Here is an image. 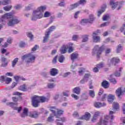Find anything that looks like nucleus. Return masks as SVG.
Instances as JSON below:
<instances>
[{"label":"nucleus","instance_id":"obj_1","mask_svg":"<svg viewBox=\"0 0 125 125\" xmlns=\"http://www.w3.org/2000/svg\"><path fill=\"white\" fill-rule=\"evenodd\" d=\"M6 19H10L7 23L8 26L12 27L16 24H18L20 22V21L17 19L16 18H14L13 14L12 13H9L5 14L0 18V23L2 22H5Z\"/></svg>","mask_w":125,"mask_h":125},{"label":"nucleus","instance_id":"obj_2","mask_svg":"<svg viewBox=\"0 0 125 125\" xmlns=\"http://www.w3.org/2000/svg\"><path fill=\"white\" fill-rule=\"evenodd\" d=\"M46 9V7L42 6L38 8L37 10L33 11V13L31 18L32 21H37L38 19H41L43 17L42 12Z\"/></svg>","mask_w":125,"mask_h":125},{"label":"nucleus","instance_id":"obj_3","mask_svg":"<svg viewBox=\"0 0 125 125\" xmlns=\"http://www.w3.org/2000/svg\"><path fill=\"white\" fill-rule=\"evenodd\" d=\"M46 101V98L44 97H39L38 96H34L32 97V105L33 107H38L39 103L42 102H45Z\"/></svg>","mask_w":125,"mask_h":125},{"label":"nucleus","instance_id":"obj_4","mask_svg":"<svg viewBox=\"0 0 125 125\" xmlns=\"http://www.w3.org/2000/svg\"><path fill=\"white\" fill-rule=\"evenodd\" d=\"M103 50H104V46H100L98 45H96L93 49L92 54L93 56L96 55L97 58H99L100 55L102 54Z\"/></svg>","mask_w":125,"mask_h":125},{"label":"nucleus","instance_id":"obj_5","mask_svg":"<svg viewBox=\"0 0 125 125\" xmlns=\"http://www.w3.org/2000/svg\"><path fill=\"white\" fill-rule=\"evenodd\" d=\"M21 59L22 60H25L27 63H33V62H35L36 57L32 53H30L23 55L21 57Z\"/></svg>","mask_w":125,"mask_h":125},{"label":"nucleus","instance_id":"obj_6","mask_svg":"<svg viewBox=\"0 0 125 125\" xmlns=\"http://www.w3.org/2000/svg\"><path fill=\"white\" fill-rule=\"evenodd\" d=\"M50 110L53 114H54V116H55L56 118H58V119H60L59 116H61V115H62L64 112V111L61 109H58L54 106L50 107Z\"/></svg>","mask_w":125,"mask_h":125},{"label":"nucleus","instance_id":"obj_7","mask_svg":"<svg viewBox=\"0 0 125 125\" xmlns=\"http://www.w3.org/2000/svg\"><path fill=\"white\" fill-rule=\"evenodd\" d=\"M56 27L54 26H52L50 28L48 29V30L46 31L45 33V36L44 37V39L43 40V42L45 43L47 42V41H48V38L49 37V35H50V33L52 32L54 30H55Z\"/></svg>","mask_w":125,"mask_h":125},{"label":"nucleus","instance_id":"obj_8","mask_svg":"<svg viewBox=\"0 0 125 125\" xmlns=\"http://www.w3.org/2000/svg\"><path fill=\"white\" fill-rule=\"evenodd\" d=\"M8 106H10V107H11L12 108H13L14 110H17L18 112V113L21 112V110H22V107H15L16 105H17V104L14 103H9L7 104Z\"/></svg>","mask_w":125,"mask_h":125},{"label":"nucleus","instance_id":"obj_9","mask_svg":"<svg viewBox=\"0 0 125 125\" xmlns=\"http://www.w3.org/2000/svg\"><path fill=\"white\" fill-rule=\"evenodd\" d=\"M125 92V87L124 90H122V87H119L116 91V95L120 98L122 95H124Z\"/></svg>","mask_w":125,"mask_h":125},{"label":"nucleus","instance_id":"obj_10","mask_svg":"<svg viewBox=\"0 0 125 125\" xmlns=\"http://www.w3.org/2000/svg\"><path fill=\"white\" fill-rule=\"evenodd\" d=\"M99 32V30H98V32H94L93 33V40L94 42H100V37L97 36Z\"/></svg>","mask_w":125,"mask_h":125},{"label":"nucleus","instance_id":"obj_11","mask_svg":"<svg viewBox=\"0 0 125 125\" xmlns=\"http://www.w3.org/2000/svg\"><path fill=\"white\" fill-rule=\"evenodd\" d=\"M39 115H40V113H38V111H31L28 114V116L29 117H30L31 118H38L39 117Z\"/></svg>","mask_w":125,"mask_h":125},{"label":"nucleus","instance_id":"obj_12","mask_svg":"<svg viewBox=\"0 0 125 125\" xmlns=\"http://www.w3.org/2000/svg\"><path fill=\"white\" fill-rule=\"evenodd\" d=\"M94 105L96 108H101V107H104V106H106L105 103H103L102 104L99 102H95Z\"/></svg>","mask_w":125,"mask_h":125},{"label":"nucleus","instance_id":"obj_13","mask_svg":"<svg viewBox=\"0 0 125 125\" xmlns=\"http://www.w3.org/2000/svg\"><path fill=\"white\" fill-rule=\"evenodd\" d=\"M1 61L2 62V67H6L7 66V64H8V62L7 61V59L6 58L2 57L1 59Z\"/></svg>","mask_w":125,"mask_h":125},{"label":"nucleus","instance_id":"obj_14","mask_svg":"<svg viewBox=\"0 0 125 125\" xmlns=\"http://www.w3.org/2000/svg\"><path fill=\"white\" fill-rule=\"evenodd\" d=\"M106 4H104L102 6L101 10H99L98 13V17H99L101 15V14H102V13L104 12V11H105V9H106Z\"/></svg>","mask_w":125,"mask_h":125},{"label":"nucleus","instance_id":"obj_15","mask_svg":"<svg viewBox=\"0 0 125 125\" xmlns=\"http://www.w3.org/2000/svg\"><path fill=\"white\" fill-rule=\"evenodd\" d=\"M90 118V113L88 112H86L85 115L82 116L81 119L82 120H85L86 121H88Z\"/></svg>","mask_w":125,"mask_h":125},{"label":"nucleus","instance_id":"obj_16","mask_svg":"<svg viewBox=\"0 0 125 125\" xmlns=\"http://www.w3.org/2000/svg\"><path fill=\"white\" fill-rule=\"evenodd\" d=\"M110 62L113 65H116V64L120 62V59L118 58H113L110 60Z\"/></svg>","mask_w":125,"mask_h":125},{"label":"nucleus","instance_id":"obj_17","mask_svg":"<svg viewBox=\"0 0 125 125\" xmlns=\"http://www.w3.org/2000/svg\"><path fill=\"white\" fill-rule=\"evenodd\" d=\"M114 99H115V96L113 95H109L107 97V100H108V103H109L110 104L113 103V101H114Z\"/></svg>","mask_w":125,"mask_h":125},{"label":"nucleus","instance_id":"obj_18","mask_svg":"<svg viewBox=\"0 0 125 125\" xmlns=\"http://www.w3.org/2000/svg\"><path fill=\"white\" fill-rule=\"evenodd\" d=\"M66 121V119L64 117H62L60 118H58L56 120V123L57 124V125H63V124L59 122H65Z\"/></svg>","mask_w":125,"mask_h":125},{"label":"nucleus","instance_id":"obj_19","mask_svg":"<svg viewBox=\"0 0 125 125\" xmlns=\"http://www.w3.org/2000/svg\"><path fill=\"white\" fill-rule=\"evenodd\" d=\"M50 74L51 76H56L58 74V70L56 68H52L50 70Z\"/></svg>","mask_w":125,"mask_h":125},{"label":"nucleus","instance_id":"obj_20","mask_svg":"<svg viewBox=\"0 0 125 125\" xmlns=\"http://www.w3.org/2000/svg\"><path fill=\"white\" fill-rule=\"evenodd\" d=\"M19 89L22 90V91H26L27 90V85H26V84H23L19 87Z\"/></svg>","mask_w":125,"mask_h":125},{"label":"nucleus","instance_id":"obj_21","mask_svg":"<svg viewBox=\"0 0 125 125\" xmlns=\"http://www.w3.org/2000/svg\"><path fill=\"white\" fill-rule=\"evenodd\" d=\"M66 51H67V46L63 45L61 49V54H64V53H66Z\"/></svg>","mask_w":125,"mask_h":125},{"label":"nucleus","instance_id":"obj_22","mask_svg":"<svg viewBox=\"0 0 125 125\" xmlns=\"http://www.w3.org/2000/svg\"><path fill=\"white\" fill-rule=\"evenodd\" d=\"M73 92L76 94H80L81 92V88L79 87H76L73 89Z\"/></svg>","mask_w":125,"mask_h":125},{"label":"nucleus","instance_id":"obj_23","mask_svg":"<svg viewBox=\"0 0 125 125\" xmlns=\"http://www.w3.org/2000/svg\"><path fill=\"white\" fill-rule=\"evenodd\" d=\"M28 116V108H24L22 114H21L22 118H25V117Z\"/></svg>","mask_w":125,"mask_h":125},{"label":"nucleus","instance_id":"obj_24","mask_svg":"<svg viewBox=\"0 0 125 125\" xmlns=\"http://www.w3.org/2000/svg\"><path fill=\"white\" fill-rule=\"evenodd\" d=\"M110 5H111V6H112V9H115V8H116V7H117V5H118V2L115 3L113 1V0H110Z\"/></svg>","mask_w":125,"mask_h":125},{"label":"nucleus","instance_id":"obj_25","mask_svg":"<svg viewBox=\"0 0 125 125\" xmlns=\"http://www.w3.org/2000/svg\"><path fill=\"white\" fill-rule=\"evenodd\" d=\"M88 21V23H92L93 21H94V17L93 15H90L89 16V19L87 20Z\"/></svg>","mask_w":125,"mask_h":125},{"label":"nucleus","instance_id":"obj_26","mask_svg":"<svg viewBox=\"0 0 125 125\" xmlns=\"http://www.w3.org/2000/svg\"><path fill=\"white\" fill-rule=\"evenodd\" d=\"M10 0H4L2 2L0 1V5H6L8 4V3H10Z\"/></svg>","mask_w":125,"mask_h":125},{"label":"nucleus","instance_id":"obj_27","mask_svg":"<svg viewBox=\"0 0 125 125\" xmlns=\"http://www.w3.org/2000/svg\"><path fill=\"white\" fill-rule=\"evenodd\" d=\"M79 6V3H76L73 4H72L70 5L69 7V10H72V9H74V8H76Z\"/></svg>","mask_w":125,"mask_h":125},{"label":"nucleus","instance_id":"obj_28","mask_svg":"<svg viewBox=\"0 0 125 125\" xmlns=\"http://www.w3.org/2000/svg\"><path fill=\"white\" fill-rule=\"evenodd\" d=\"M102 85L104 88H107V87H109V83L107 81H104L102 83Z\"/></svg>","mask_w":125,"mask_h":125},{"label":"nucleus","instance_id":"obj_29","mask_svg":"<svg viewBox=\"0 0 125 125\" xmlns=\"http://www.w3.org/2000/svg\"><path fill=\"white\" fill-rule=\"evenodd\" d=\"M19 46L21 48L26 47V46H27V43L23 41H21L19 43Z\"/></svg>","mask_w":125,"mask_h":125},{"label":"nucleus","instance_id":"obj_30","mask_svg":"<svg viewBox=\"0 0 125 125\" xmlns=\"http://www.w3.org/2000/svg\"><path fill=\"white\" fill-rule=\"evenodd\" d=\"M78 55L77 53H73L72 54H71V60H72V61H74V59H77V58H78Z\"/></svg>","mask_w":125,"mask_h":125},{"label":"nucleus","instance_id":"obj_31","mask_svg":"<svg viewBox=\"0 0 125 125\" xmlns=\"http://www.w3.org/2000/svg\"><path fill=\"white\" fill-rule=\"evenodd\" d=\"M113 109H115V110H118L120 106L119 105V104L117 103H113Z\"/></svg>","mask_w":125,"mask_h":125},{"label":"nucleus","instance_id":"obj_32","mask_svg":"<svg viewBox=\"0 0 125 125\" xmlns=\"http://www.w3.org/2000/svg\"><path fill=\"white\" fill-rule=\"evenodd\" d=\"M12 7V6L10 5L9 6H6L3 7L4 10L5 11H9L10 9H11V8Z\"/></svg>","mask_w":125,"mask_h":125},{"label":"nucleus","instance_id":"obj_33","mask_svg":"<svg viewBox=\"0 0 125 125\" xmlns=\"http://www.w3.org/2000/svg\"><path fill=\"white\" fill-rule=\"evenodd\" d=\"M105 64L103 62H100V63L98 64L97 65V68H98L99 69H101V68H103Z\"/></svg>","mask_w":125,"mask_h":125},{"label":"nucleus","instance_id":"obj_34","mask_svg":"<svg viewBox=\"0 0 125 125\" xmlns=\"http://www.w3.org/2000/svg\"><path fill=\"white\" fill-rule=\"evenodd\" d=\"M89 95H90L91 97L93 98V97H94L95 96V94L94 93V91L89 90Z\"/></svg>","mask_w":125,"mask_h":125},{"label":"nucleus","instance_id":"obj_35","mask_svg":"<svg viewBox=\"0 0 125 125\" xmlns=\"http://www.w3.org/2000/svg\"><path fill=\"white\" fill-rule=\"evenodd\" d=\"M84 71H85V69L83 68H81L78 72L80 76H82V75L84 73Z\"/></svg>","mask_w":125,"mask_h":125},{"label":"nucleus","instance_id":"obj_36","mask_svg":"<svg viewBox=\"0 0 125 125\" xmlns=\"http://www.w3.org/2000/svg\"><path fill=\"white\" fill-rule=\"evenodd\" d=\"M83 41L82 42H87V41L88 40V36L87 35H84L83 37Z\"/></svg>","mask_w":125,"mask_h":125},{"label":"nucleus","instance_id":"obj_37","mask_svg":"<svg viewBox=\"0 0 125 125\" xmlns=\"http://www.w3.org/2000/svg\"><path fill=\"white\" fill-rule=\"evenodd\" d=\"M43 16L45 18L50 17V16H51V13L49 12H45Z\"/></svg>","mask_w":125,"mask_h":125},{"label":"nucleus","instance_id":"obj_38","mask_svg":"<svg viewBox=\"0 0 125 125\" xmlns=\"http://www.w3.org/2000/svg\"><path fill=\"white\" fill-rule=\"evenodd\" d=\"M54 115H52V114H51L50 115V116L48 118V122H52L53 121L54 119H53V118L54 117Z\"/></svg>","mask_w":125,"mask_h":125},{"label":"nucleus","instance_id":"obj_39","mask_svg":"<svg viewBox=\"0 0 125 125\" xmlns=\"http://www.w3.org/2000/svg\"><path fill=\"white\" fill-rule=\"evenodd\" d=\"M77 3H79V5H80V4L83 5L86 3V0H80L79 2H77Z\"/></svg>","mask_w":125,"mask_h":125},{"label":"nucleus","instance_id":"obj_40","mask_svg":"<svg viewBox=\"0 0 125 125\" xmlns=\"http://www.w3.org/2000/svg\"><path fill=\"white\" fill-rule=\"evenodd\" d=\"M122 69H123V68H120L119 71H116L114 73V75H115V77H120L121 76V73H120V72H121V71H122Z\"/></svg>","mask_w":125,"mask_h":125},{"label":"nucleus","instance_id":"obj_41","mask_svg":"<svg viewBox=\"0 0 125 125\" xmlns=\"http://www.w3.org/2000/svg\"><path fill=\"white\" fill-rule=\"evenodd\" d=\"M19 59L18 58H15L12 62V66L14 67L16 65V63L18 62Z\"/></svg>","mask_w":125,"mask_h":125},{"label":"nucleus","instance_id":"obj_42","mask_svg":"<svg viewBox=\"0 0 125 125\" xmlns=\"http://www.w3.org/2000/svg\"><path fill=\"white\" fill-rule=\"evenodd\" d=\"M109 18V15H104L103 17V21H107Z\"/></svg>","mask_w":125,"mask_h":125},{"label":"nucleus","instance_id":"obj_43","mask_svg":"<svg viewBox=\"0 0 125 125\" xmlns=\"http://www.w3.org/2000/svg\"><path fill=\"white\" fill-rule=\"evenodd\" d=\"M122 50H123V47L121 46V44H119L117 49V53H120V52L122 51Z\"/></svg>","mask_w":125,"mask_h":125},{"label":"nucleus","instance_id":"obj_44","mask_svg":"<svg viewBox=\"0 0 125 125\" xmlns=\"http://www.w3.org/2000/svg\"><path fill=\"white\" fill-rule=\"evenodd\" d=\"M64 59H65L64 56L62 55L59 57V62H60V63H63V61H64Z\"/></svg>","mask_w":125,"mask_h":125},{"label":"nucleus","instance_id":"obj_45","mask_svg":"<svg viewBox=\"0 0 125 125\" xmlns=\"http://www.w3.org/2000/svg\"><path fill=\"white\" fill-rule=\"evenodd\" d=\"M11 81H12L11 78H6L5 80V83L7 84H8V83H9L11 82Z\"/></svg>","mask_w":125,"mask_h":125},{"label":"nucleus","instance_id":"obj_46","mask_svg":"<svg viewBox=\"0 0 125 125\" xmlns=\"http://www.w3.org/2000/svg\"><path fill=\"white\" fill-rule=\"evenodd\" d=\"M6 79V77L5 76H2L0 77V81L1 82V83H3V82L5 81V80Z\"/></svg>","mask_w":125,"mask_h":125},{"label":"nucleus","instance_id":"obj_47","mask_svg":"<svg viewBox=\"0 0 125 125\" xmlns=\"http://www.w3.org/2000/svg\"><path fill=\"white\" fill-rule=\"evenodd\" d=\"M90 77V74H85L84 76V80H86V82H87L88 81V78Z\"/></svg>","mask_w":125,"mask_h":125},{"label":"nucleus","instance_id":"obj_48","mask_svg":"<svg viewBox=\"0 0 125 125\" xmlns=\"http://www.w3.org/2000/svg\"><path fill=\"white\" fill-rule=\"evenodd\" d=\"M55 86V85L53 83H49L48 84V88H53Z\"/></svg>","mask_w":125,"mask_h":125},{"label":"nucleus","instance_id":"obj_49","mask_svg":"<svg viewBox=\"0 0 125 125\" xmlns=\"http://www.w3.org/2000/svg\"><path fill=\"white\" fill-rule=\"evenodd\" d=\"M85 23H88V21L87 20H86V19L82 20L81 21V24L82 25H84V24H85Z\"/></svg>","mask_w":125,"mask_h":125},{"label":"nucleus","instance_id":"obj_50","mask_svg":"<svg viewBox=\"0 0 125 125\" xmlns=\"http://www.w3.org/2000/svg\"><path fill=\"white\" fill-rule=\"evenodd\" d=\"M27 36L28 38H30V40L33 39V34L31 33L28 32L27 33Z\"/></svg>","mask_w":125,"mask_h":125},{"label":"nucleus","instance_id":"obj_51","mask_svg":"<svg viewBox=\"0 0 125 125\" xmlns=\"http://www.w3.org/2000/svg\"><path fill=\"white\" fill-rule=\"evenodd\" d=\"M63 94L64 96H69L70 93L69 92V91H65L63 92Z\"/></svg>","mask_w":125,"mask_h":125},{"label":"nucleus","instance_id":"obj_52","mask_svg":"<svg viewBox=\"0 0 125 125\" xmlns=\"http://www.w3.org/2000/svg\"><path fill=\"white\" fill-rule=\"evenodd\" d=\"M73 41H77L79 40V36L78 35H74L72 37Z\"/></svg>","mask_w":125,"mask_h":125},{"label":"nucleus","instance_id":"obj_53","mask_svg":"<svg viewBox=\"0 0 125 125\" xmlns=\"http://www.w3.org/2000/svg\"><path fill=\"white\" fill-rule=\"evenodd\" d=\"M32 6H33V4H29L27 7H25V11L30 10V9H31V7H32Z\"/></svg>","mask_w":125,"mask_h":125},{"label":"nucleus","instance_id":"obj_54","mask_svg":"<svg viewBox=\"0 0 125 125\" xmlns=\"http://www.w3.org/2000/svg\"><path fill=\"white\" fill-rule=\"evenodd\" d=\"M100 112L99 111H98L95 112L94 116L98 118L99 116H100Z\"/></svg>","mask_w":125,"mask_h":125},{"label":"nucleus","instance_id":"obj_55","mask_svg":"<svg viewBox=\"0 0 125 125\" xmlns=\"http://www.w3.org/2000/svg\"><path fill=\"white\" fill-rule=\"evenodd\" d=\"M106 98H107V94H104V95H103L102 98V101H105V100H106Z\"/></svg>","mask_w":125,"mask_h":125},{"label":"nucleus","instance_id":"obj_56","mask_svg":"<svg viewBox=\"0 0 125 125\" xmlns=\"http://www.w3.org/2000/svg\"><path fill=\"white\" fill-rule=\"evenodd\" d=\"M109 81L111 83H117V81L114 78L109 79Z\"/></svg>","mask_w":125,"mask_h":125},{"label":"nucleus","instance_id":"obj_57","mask_svg":"<svg viewBox=\"0 0 125 125\" xmlns=\"http://www.w3.org/2000/svg\"><path fill=\"white\" fill-rule=\"evenodd\" d=\"M109 25V22H104L101 25V27H105Z\"/></svg>","mask_w":125,"mask_h":125},{"label":"nucleus","instance_id":"obj_58","mask_svg":"<svg viewBox=\"0 0 125 125\" xmlns=\"http://www.w3.org/2000/svg\"><path fill=\"white\" fill-rule=\"evenodd\" d=\"M98 118V117L94 115L93 118L92 119V122H93V123H95V122H96V120H97Z\"/></svg>","mask_w":125,"mask_h":125},{"label":"nucleus","instance_id":"obj_59","mask_svg":"<svg viewBox=\"0 0 125 125\" xmlns=\"http://www.w3.org/2000/svg\"><path fill=\"white\" fill-rule=\"evenodd\" d=\"M7 42H8V43H12V38H10V37L8 38V39L7 40Z\"/></svg>","mask_w":125,"mask_h":125},{"label":"nucleus","instance_id":"obj_60","mask_svg":"<svg viewBox=\"0 0 125 125\" xmlns=\"http://www.w3.org/2000/svg\"><path fill=\"white\" fill-rule=\"evenodd\" d=\"M15 8L16 9H20L21 8H22V6L21 5H17L15 6Z\"/></svg>","mask_w":125,"mask_h":125},{"label":"nucleus","instance_id":"obj_61","mask_svg":"<svg viewBox=\"0 0 125 125\" xmlns=\"http://www.w3.org/2000/svg\"><path fill=\"white\" fill-rule=\"evenodd\" d=\"M73 117H74V118H77V117H79V113H78V112L77 111L74 112L73 113Z\"/></svg>","mask_w":125,"mask_h":125},{"label":"nucleus","instance_id":"obj_62","mask_svg":"<svg viewBox=\"0 0 125 125\" xmlns=\"http://www.w3.org/2000/svg\"><path fill=\"white\" fill-rule=\"evenodd\" d=\"M39 48V46L37 45H36L32 49V51H36L37 50V48Z\"/></svg>","mask_w":125,"mask_h":125},{"label":"nucleus","instance_id":"obj_63","mask_svg":"<svg viewBox=\"0 0 125 125\" xmlns=\"http://www.w3.org/2000/svg\"><path fill=\"white\" fill-rule=\"evenodd\" d=\"M72 97H73L74 99H76L77 100V99H79V97L77 96L76 95L72 94L71 95Z\"/></svg>","mask_w":125,"mask_h":125},{"label":"nucleus","instance_id":"obj_64","mask_svg":"<svg viewBox=\"0 0 125 125\" xmlns=\"http://www.w3.org/2000/svg\"><path fill=\"white\" fill-rule=\"evenodd\" d=\"M122 109H123V114H125V104H123Z\"/></svg>","mask_w":125,"mask_h":125}]
</instances>
